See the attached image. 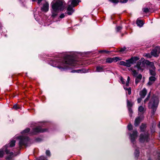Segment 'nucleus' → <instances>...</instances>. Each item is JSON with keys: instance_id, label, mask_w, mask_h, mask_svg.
Here are the masks:
<instances>
[{"instance_id": "1", "label": "nucleus", "mask_w": 160, "mask_h": 160, "mask_svg": "<svg viewBox=\"0 0 160 160\" xmlns=\"http://www.w3.org/2000/svg\"><path fill=\"white\" fill-rule=\"evenodd\" d=\"M54 67H57L61 71H64L69 68V66H76L77 61L75 60L73 56L66 55L63 58L57 60L53 63Z\"/></svg>"}, {"instance_id": "2", "label": "nucleus", "mask_w": 160, "mask_h": 160, "mask_svg": "<svg viewBox=\"0 0 160 160\" xmlns=\"http://www.w3.org/2000/svg\"><path fill=\"white\" fill-rule=\"evenodd\" d=\"M29 128H27L22 132V135L16 137V138L19 141V145L20 147L22 146H26L29 142V138L26 136L28 134L33 135L38 132H46L47 130L46 129H42L40 126L36 127L33 128L32 131L29 133L30 131Z\"/></svg>"}, {"instance_id": "3", "label": "nucleus", "mask_w": 160, "mask_h": 160, "mask_svg": "<svg viewBox=\"0 0 160 160\" xmlns=\"http://www.w3.org/2000/svg\"><path fill=\"white\" fill-rule=\"evenodd\" d=\"M51 9L52 17H55L60 11H62L65 6V3L63 0H54L51 3Z\"/></svg>"}, {"instance_id": "4", "label": "nucleus", "mask_w": 160, "mask_h": 160, "mask_svg": "<svg viewBox=\"0 0 160 160\" xmlns=\"http://www.w3.org/2000/svg\"><path fill=\"white\" fill-rule=\"evenodd\" d=\"M15 141L12 140L8 144L5 146L3 148L0 150V158L2 157L3 155L4 152H5L7 154H9V155L6 158L7 160H9L13 154L12 152H10L9 148L14 146L15 145Z\"/></svg>"}, {"instance_id": "5", "label": "nucleus", "mask_w": 160, "mask_h": 160, "mask_svg": "<svg viewBox=\"0 0 160 160\" xmlns=\"http://www.w3.org/2000/svg\"><path fill=\"white\" fill-rule=\"evenodd\" d=\"M146 61L148 60H146L142 62L139 61L137 63L136 66H135L133 68H131L130 70L132 72V74L134 76H136L138 74V72H137L136 70L134 68H137L138 70H140L142 71L145 68L146 65H148V64L146 63Z\"/></svg>"}, {"instance_id": "6", "label": "nucleus", "mask_w": 160, "mask_h": 160, "mask_svg": "<svg viewBox=\"0 0 160 160\" xmlns=\"http://www.w3.org/2000/svg\"><path fill=\"white\" fill-rule=\"evenodd\" d=\"M79 2V0H69L67 8V14L71 15L74 12L72 8L77 6Z\"/></svg>"}, {"instance_id": "7", "label": "nucleus", "mask_w": 160, "mask_h": 160, "mask_svg": "<svg viewBox=\"0 0 160 160\" xmlns=\"http://www.w3.org/2000/svg\"><path fill=\"white\" fill-rule=\"evenodd\" d=\"M159 103V100L157 97L152 98L149 103V107L152 109L153 114L156 110Z\"/></svg>"}, {"instance_id": "8", "label": "nucleus", "mask_w": 160, "mask_h": 160, "mask_svg": "<svg viewBox=\"0 0 160 160\" xmlns=\"http://www.w3.org/2000/svg\"><path fill=\"white\" fill-rule=\"evenodd\" d=\"M139 59V58L137 57H134L131 58L130 59L127 60L126 62L121 61L120 62V65H123L127 67H130L132 64L135 63Z\"/></svg>"}, {"instance_id": "9", "label": "nucleus", "mask_w": 160, "mask_h": 160, "mask_svg": "<svg viewBox=\"0 0 160 160\" xmlns=\"http://www.w3.org/2000/svg\"><path fill=\"white\" fill-rule=\"evenodd\" d=\"M146 63L149 66V72L150 75L153 76H155L156 75V73L155 72V68L154 66L153 62H150L149 61H146Z\"/></svg>"}, {"instance_id": "10", "label": "nucleus", "mask_w": 160, "mask_h": 160, "mask_svg": "<svg viewBox=\"0 0 160 160\" xmlns=\"http://www.w3.org/2000/svg\"><path fill=\"white\" fill-rule=\"evenodd\" d=\"M138 132L136 130L133 132L132 134H130L129 138L131 139V142L134 144L135 143V139L137 137Z\"/></svg>"}, {"instance_id": "11", "label": "nucleus", "mask_w": 160, "mask_h": 160, "mask_svg": "<svg viewBox=\"0 0 160 160\" xmlns=\"http://www.w3.org/2000/svg\"><path fill=\"white\" fill-rule=\"evenodd\" d=\"M160 53V47H157L153 49L151 52V54L152 55L156 57L158 56Z\"/></svg>"}, {"instance_id": "12", "label": "nucleus", "mask_w": 160, "mask_h": 160, "mask_svg": "<svg viewBox=\"0 0 160 160\" xmlns=\"http://www.w3.org/2000/svg\"><path fill=\"white\" fill-rule=\"evenodd\" d=\"M148 133H144V135L142 134H141L140 136V141L141 142L148 141Z\"/></svg>"}, {"instance_id": "13", "label": "nucleus", "mask_w": 160, "mask_h": 160, "mask_svg": "<svg viewBox=\"0 0 160 160\" xmlns=\"http://www.w3.org/2000/svg\"><path fill=\"white\" fill-rule=\"evenodd\" d=\"M121 59V58L118 57H114L112 58H109L106 59V62L107 63H109L112 62H116Z\"/></svg>"}, {"instance_id": "14", "label": "nucleus", "mask_w": 160, "mask_h": 160, "mask_svg": "<svg viewBox=\"0 0 160 160\" xmlns=\"http://www.w3.org/2000/svg\"><path fill=\"white\" fill-rule=\"evenodd\" d=\"M49 7V4L47 2H46L45 3L43 4L41 10L42 12H46L48 11Z\"/></svg>"}, {"instance_id": "15", "label": "nucleus", "mask_w": 160, "mask_h": 160, "mask_svg": "<svg viewBox=\"0 0 160 160\" xmlns=\"http://www.w3.org/2000/svg\"><path fill=\"white\" fill-rule=\"evenodd\" d=\"M143 118V117L142 115H140L135 120L134 125L135 126H138L141 122V120Z\"/></svg>"}, {"instance_id": "16", "label": "nucleus", "mask_w": 160, "mask_h": 160, "mask_svg": "<svg viewBox=\"0 0 160 160\" xmlns=\"http://www.w3.org/2000/svg\"><path fill=\"white\" fill-rule=\"evenodd\" d=\"M105 69L104 66H98L96 67V72H101L104 71Z\"/></svg>"}, {"instance_id": "17", "label": "nucleus", "mask_w": 160, "mask_h": 160, "mask_svg": "<svg viewBox=\"0 0 160 160\" xmlns=\"http://www.w3.org/2000/svg\"><path fill=\"white\" fill-rule=\"evenodd\" d=\"M156 79L155 76H151L149 78V82L148 83V84L149 85H152L155 81Z\"/></svg>"}, {"instance_id": "18", "label": "nucleus", "mask_w": 160, "mask_h": 160, "mask_svg": "<svg viewBox=\"0 0 160 160\" xmlns=\"http://www.w3.org/2000/svg\"><path fill=\"white\" fill-rule=\"evenodd\" d=\"M147 93V90L145 88H144L140 92V95L142 98H144Z\"/></svg>"}, {"instance_id": "19", "label": "nucleus", "mask_w": 160, "mask_h": 160, "mask_svg": "<svg viewBox=\"0 0 160 160\" xmlns=\"http://www.w3.org/2000/svg\"><path fill=\"white\" fill-rule=\"evenodd\" d=\"M145 110L144 108L142 106H140L138 107V113L139 115L140 114V113H141V114H143Z\"/></svg>"}, {"instance_id": "20", "label": "nucleus", "mask_w": 160, "mask_h": 160, "mask_svg": "<svg viewBox=\"0 0 160 160\" xmlns=\"http://www.w3.org/2000/svg\"><path fill=\"white\" fill-rule=\"evenodd\" d=\"M142 78V75L141 74H139L137 77L135 79V83L137 84L139 82Z\"/></svg>"}, {"instance_id": "21", "label": "nucleus", "mask_w": 160, "mask_h": 160, "mask_svg": "<svg viewBox=\"0 0 160 160\" xmlns=\"http://www.w3.org/2000/svg\"><path fill=\"white\" fill-rule=\"evenodd\" d=\"M137 24L138 26L140 27H142L143 25V23L142 21L138 20L137 21Z\"/></svg>"}, {"instance_id": "22", "label": "nucleus", "mask_w": 160, "mask_h": 160, "mask_svg": "<svg viewBox=\"0 0 160 160\" xmlns=\"http://www.w3.org/2000/svg\"><path fill=\"white\" fill-rule=\"evenodd\" d=\"M72 72H78V73H79V72L85 73V72H86V70H85L84 69H83V70L79 69V70H73V71H72Z\"/></svg>"}, {"instance_id": "23", "label": "nucleus", "mask_w": 160, "mask_h": 160, "mask_svg": "<svg viewBox=\"0 0 160 160\" xmlns=\"http://www.w3.org/2000/svg\"><path fill=\"white\" fill-rule=\"evenodd\" d=\"M139 152L138 148H137L135 150V151L134 152V154L135 157L137 158L139 156Z\"/></svg>"}, {"instance_id": "24", "label": "nucleus", "mask_w": 160, "mask_h": 160, "mask_svg": "<svg viewBox=\"0 0 160 160\" xmlns=\"http://www.w3.org/2000/svg\"><path fill=\"white\" fill-rule=\"evenodd\" d=\"M156 126V123L155 122L153 123L152 125V127L151 128V132L152 133L155 131V128Z\"/></svg>"}, {"instance_id": "25", "label": "nucleus", "mask_w": 160, "mask_h": 160, "mask_svg": "<svg viewBox=\"0 0 160 160\" xmlns=\"http://www.w3.org/2000/svg\"><path fill=\"white\" fill-rule=\"evenodd\" d=\"M146 127V125L145 124H142V125L140 127V129L141 131L143 132L144 131Z\"/></svg>"}, {"instance_id": "26", "label": "nucleus", "mask_w": 160, "mask_h": 160, "mask_svg": "<svg viewBox=\"0 0 160 160\" xmlns=\"http://www.w3.org/2000/svg\"><path fill=\"white\" fill-rule=\"evenodd\" d=\"M125 90H127L128 91V94L130 95L131 94V88H128L126 87L125 86H123Z\"/></svg>"}, {"instance_id": "27", "label": "nucleus", "mask_w": 160, "mask_h": 160, "mask_svg": "<svg viewBox=\"0 0 160 160\" xmlns=\"http://www.w3.org/2000/svg\"><path fill=\"white\" fill-rule=\"evenodd\" d=\"M128 108V111L129 112V115L130 117L132 116V110L131 108V107H129Z\"/></svg>"}, {"instance_id": "28", "label": "nucleus", "mask_w": 160, "mask_h": 160, "mask_svg": "<svg viewBox=\"0 0 160 160\" xmlns=\"http://www.w3.org/2000/svg\"><path fill=\"white\" fill-rule=\"evenodd\" d=\"M130 77L128 76V77L127 78V81L126 82V86H129V81H130Z\"/></svg>"}, {"instance_id": "29", "label": "nucleus", "mask_w": 160, "mask_h": 160, "mask_svg": "<svg viewBox=\"0 0 160 160\" xmlns=\"http://www.w3.org/2000/svg\"><path fill=\"white\" fill-rule=\"evenodd\" d=\"M150 94L149 93V94L148 95L147 98L144 100V103H146L148 100L150 98Z\"/></svg>"}, {"instance_id": "30", "label": "nucleus", "mask_w": 160, "mask_h": 160, "mask_svg": "<svg viewBox=\"0 0 160 160\" xmlns=\"http://www.w3.org/2000/svg\"><path fill=\"white\" fill-rule=\"evenodd\" d=\"M20 108V107L17 104L14 105L13 107V108L15 110H17Z\"/></svg>"}, {"instance_id": "31", "label": "nucleus", "mask_w": 160, "mask_h": 160, "mask_svg": "<svg viewBox=\"0 0 160 160\" xmlns=\"http://www.w3.org/2000/svg\"><path fill=\"white\" fill-rule=\"evenodd\" d=\"M127 106L128 108L131 107L132 105V104L131 102H129L128 100H127Z\"/></svg>"}, {"instance_id": "32", "label": "nucleus", "mask_w": 160, "mask_h": 160, "mask_svg": "<svg viewBox=\"0 0 160 160\" xmlns=\"http://www.w3.org/2000/svg\"><path fill=\"white\" fill-rule=\"evenodd\" d=\"M37 160H47L46 158L44 156H42Z\"/></svg>"}, {"instance_id": "33", "label": "nucleus", "mask_w": 160, "mask_h": 160, "mask_svg": "<svg viewBox=\"0 0 160 160\" xmlns=\"http://www.w3.org/2000/svg\"><path fill=\"white\" fill-rule=\"evenodd\" d=\"M132 126L131 124H129L128 126V130H131L132 129Z\"/></svg>"}, {"instance_id": "34", "label": "nucleus", "mask_w": 160, "mask_h": 160, "mask_svg": "<svg viewBox=\"0 0 160 160\" xmlns=\"http://www.w3.org/2000/svg\"><path fill=\"white\" fill-rule=\"evenodd\" d=\"M109 51H107L106 50H100L99 51V53H109Z\"/></svg>"}, {"instance_id": "35", "label": "nucleus", "mask_w": 160, "mask_h": 160, "mask_svg": "<svg viewBox=\"0 0 160 160\" xmlns=\"http://www.w3.org/2000/svg\"><path fill=\"white\" fill-rule=\"evenodd\" d=\"M109 1L113 3H117L118 2V0H109Z\"/></svg>"}, {"instance_id": "36", "label": "nucleus", "mask_w": 160, "mask_h": 160, "mask_svg": "<svg viewBox=\"0 0 160 160\" xmlns=\"http://www.w3.org/2000/svg\"><path fill=\"white\" fill-rule=\"evenodd\" d=\"M143 11L145 12H148L149 11V10L148 8H144L143 9Z\"/></svg>"}, {"instance_id": "37", "label": "nucleus", "mask_w": 160, "mask_h": 160, "mask_svg": "<svg viewBox=\"0 0 160 160\" xmlns=\"http://www.w3.org/2000/svg\"><path fill=\"white\" fill-rule=\"evenodd\" d=\"M65 16V15L64 13L62 14L59 17L61 18H64Z\"/></svg>"}, {"instance_id": "38", "label": "nucleus", "mask_w": 160, "mask_h": 160, "mask_svg": "<svg viewBox=\"0 0 160 160\" xmlns=\"http://www.w3.org/2000/svg\"><path fill=\"white\" fill-rule=\"evenodd\" d=\"M47 155L50 156V152L48 150H47L46 152Z\"/></svg>"}, {"instance_id": "39", "label": "nucleus", "mask_w": 160, "mask_h": 160, "mask_svg": "<svg viewBox=\"0 0 160 160\" xmlns=\"http://www.w3.org/2000/svg\"><path fill=\"white\" fill-rule=\"evenodd\" d=\"M126 49V48L125 47H124V48H121L120 50V52H124V51H125Z\"/></svg>"}, {"instance_id": "40", "label": "nucleus", "mask_w": 160, "mask_h": 160, "mask_svg": "<svg viewBox=\"0 0 160 160\" xmlns=\"http://www.w3.org/2000/svg\"><path fill=\"white\" fill-rule=\"evenodd\" d=\"M122 28L121 27L118 26V27H117V31L118 32L119 30H121Z\"/></svg>"}, {"instance_id": "41", "label": "nucleus", "mask_w": 160, "mask_h": 160, "mask_svg": "<svg viewBox=\"0 0 160 160\" xmlns=\"http://www.w3.org/2000/svg\"><path fill=\"white\" fill-rule=\"evenodd\" d=\"M145 56L148 58H151V55L149 53L146 54Z\"/></svg>"}, {"instance_id": "42", "label": "nucleus", "mask_w": 160, "mask_h": 160, "mask_svg": "<svg viewBox=\"0 0 160 160\" xmlns=\"http://www.w3.org/2000/svg\"><path fill=\"white\" fill-rule=\"evenodd\" d=\"M120 80L122 84H124L125 83V81L122 77L121 78Z\"/></svg>"}, {"instance_id": "43", "label": "nucleus", "mask_w": 160, "mask_h": 160, "mask_svg": "<svg viewBox=\"0 0 160 160\" xmlns=\"http://www.w3.org/2000/svg\"><path fill=\"white\" fill-rule=\"evenodd\" d=\"M142 98H138V100H137V101H138V103H140L141 101H142Z\"/></svg>"}, {"instance_id": "44", "label": "nucleus", "mask_w": 160, "mask_h": 160, "mask_svg": "<svg viewBox=\"0 0 160 160\" xmlns=\"http://www.w3.org/2000/svg\"><path fill=\"white\" fill-rule=\"evenodd\" d=\"M128 0H120V2L122 3H126L128 1Z\"/></svg>"}, {"instance_id": "45", "label": "nucleus", "mask_w": 160, "mask_h": 160, "mask_svg": "<svg viewBox=\"0 0 160 160\" xmlns=\"http://www.w3.org/2000/svg\"><path fill=\"white\" fill-rule=\"evenodd\" d=\"M42 0H38V4H39L41 3Z\"/></svg>"}, {"instance_id": "46", "label": "nucleus", "mask_w": 160, "mask_h": 160, "mask_svg": "<svg viewBox=\"0 0 160 160\" xmlns=\"http://www.w3.org/2000/svg\"><path fill=\"white\" fill-rule=\"evenodd\" d=\"M158 127L159 128H160V122H159V123L158 125Z\"/></svg>"}, {"instance_id": "47", "label": "nucleus", "mask_w": 160, "mask_h": 160, "mask_svg": "<svg viewBox=\"0 0 160 160\" xmlns=\"http://www.w3.org/2000/svg\"><path fill=\"white\" fill-rule=\"evenodd\" d=\"M32 1H36V0H32Z\"/></svg>"}, {"instance_id": "48", "label": "nucleus", "mask_w": 160, "mask_h": 160, "mask_svg": "<svg viewBox=\"0 0 160 160\" xmlns=\"http://www.w3.org/2000/svg\"><path fill=\"white\" fill-rule=\"evenodd\" d=\"M159 137H160V132L159 133Z\"/></svg>"}]
</instances>
